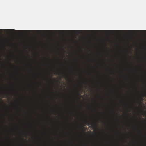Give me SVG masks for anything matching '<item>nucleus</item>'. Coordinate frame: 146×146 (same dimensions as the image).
<instances>
[{
	"mask_svg": "<svg viewBox=\"0 0 146 146\" xmlns=\"http://www.w3.org/2000/svg\"><path fill=\"white\" fill-rule=\"evenodd\" d=\"M53 114H55V90H53Z\"/></svg>",
	"mask_w": 146,
	"mask_h": 146,
	"instance_id": "f257e3e1",
	"label": "nucleus"
},
{
	"mask_svg": "<svg viewBox=\"0 0 146 146\" xmlns=\"http://www.w3.org/2000/svg\"><path fill=\"white\" fill-rule=\"evenodd\" d=\"M53 146H55V121H53Z\"/></svg>",
	"mask_w": 146,
	"mask_h": 146,
	"instance_id": "f03ea898",
	"label": "nucleus"
},
{
	"mask_svg": "<svg viewBox=\"0 0 146 146\" xmlns=\"http://www.w3.org/2000/svg\"><path fill=\"white\" fill-rule=\"evenodd\" d=\"M55 80V78H53V87H54V86H55V81H54Z\"/></svg>",
	"mask_w": 146,
	"mask_h": 146,
	"instance_id": "7ed1b4c3",
	"label": "nucleus"
},
{
	"mask_svg": "<svg viewBox=\"0 0 146 146\" xmlns=\"http://www.w3.org/2000/svg\"><path fill=\"white\" fill-rule=\"evenodd\" d=\"M25 140V141H26V139H24Z\"/></svg>",
	"mask_w": 146,
	"mask_h": 146,
	"instance_id": "20e7f679",
	"label": "nucleus"
}]
</instances>
